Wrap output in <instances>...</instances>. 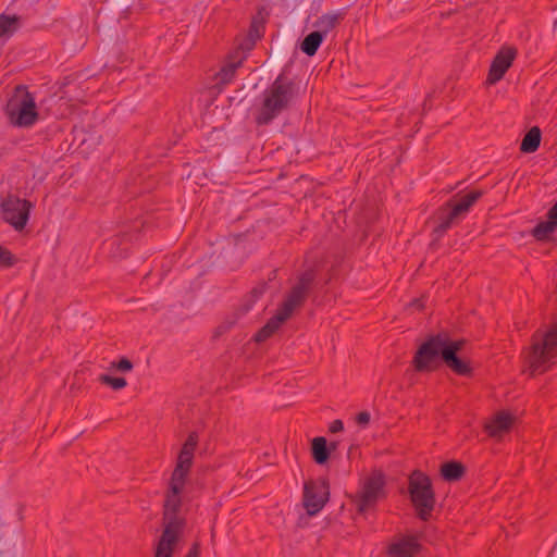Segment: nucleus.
<instances>
[{"label":"nucleus","mask_w":557,"mask_h":557,"mask_svg":"<svg viewBox=\"0 0 557 557\" xmlns=\"http://www.w3.org/2000/svg\"><path fill=\"white\" fill-rule=\"evenodd\" d=\"M463 341H449L446 336L435 335L420 345L412 359V367L417 372L425 373L437 369L440 357L444 363L456 374L469 375L471 367L468 361L457 357Z\"/></svg>","instance_id":"f257e3e1"},{"label":"nucleus","mask_w":557,"mask_h":557,"mask_svg":"<svg viewBox=\"0 0 557 557\" xmlns=\"http://www.w3.org/2000/svg\"><path fill=\"white\" fill-rule=\"evenodd\" d=\"M186 481L172 478L163 505V532L154 547V557H172L185 528V519L180 516L182 493Z\"/></svg>","instance_id":"f03ea898"},{"label":"nucleus","mask_w":557,"mask_h":557,"mask_svg":"<svg viewBox=\"0 0 557 557\" xmlns=\"http://www.w3.org/2000/svg\"><path fill=\"white\" fill-rule=\"evenodd\" d=\"M37 183L34 180H25L23 184L18 183L17 194L9 193L5 198L1 201V210L3 219L16 231H22L28 222L29 212L33 208V203L25 198L22 199L20 196H29Z\"/></svg>","instance_id":"7ed1b4c3"},{"label":"nucleus","mask_w":557,"mask_h":557,"mask_svg":"<svg viewBox=\"0 0 557 557\" xmlns=\"http://www.w3.org/2000/svg\"><path fill=\"white\" fill-rule=\"evenodd\" d=\"M5 111L10 123L18 127H29L38 119L35 98L24 86L15 88Z\"/></svg>","instance_id":"20e7f679"},{"label":"nucleus","mask_w":557,"mask_h":557,"mask_svg":"<svg viewBox=\"0 0 557 557\" xmlns=\"http://www.w3.org/2000/svg\"><path fill=\"white\" fill-rule=\"evenodd\" d=\"M481 197V191H470L458 199H451L442 206L436 213V226L434 233L437 236H442L449 230L455 223L466 216L470 208Z\"/></svg>","instance_id":"39448f33"},{"label":"nucleus","mask_w":557,"mask_h":557,"mask_svg":"<svg viewBox=\"0 0 557 557\" xmlns=\"http://www.w3.org/2000/svg\"><path fill=\"white\" fill-rule=\"evenodd\" d=\"M557 356V322L546 332L537 331L529 354V363L533 371H545Z\"/></svg>","instance_id":"423d86ee"},{"label":"nucleus","mask_w":557,"mask_h":557,"mask_svg":"<svg viewBox=\"0 0 557 557\" xmlns=\"http://www.w3.org/2000/svg\"><path fill=\"white\" fill-rule=\"evenodd\" d=\"M408 491L418 517L428 520L435 507V495L430 478L421 471H413L409 476Z\"/></svg>","instance_id":"0eeeda50"},{"label":"nucleus","mask_w":557,"mask_h":557,"mask_svg":"<svg viewBox=\"0 0 557 557\" xmlns=\"http://www.w3.org/2000/svg\"><path fill=\"white\" fill-rule=\"evenodd\" d=\"M290 100V88L278 79L265 92L263 103L256 117L258 124H267L281 113Z\"/></svg>","instance_id":"6e6552de"},{"label":"nucleus","mask_w":557,"mask_h":557,"mask_svg":"<svg viewBox=\"0 0 557 557\" xmlns=\"http://www.w3.org/2000/svg\"><path fill=\"white\" fill-rule=\"evenodd\" d=\"M314 280L312 271L305 272L297 284L290 289L276 313L286 321L293 312L305 302L309 288Z\"/></svg>","instance_id":"1a4fd4ad"},{"label":"nucleus","mask_w":557,"mask_h":557,"mask_svg":"<svg viewBox=\"0 0 557 557\" xmlns=\"http://www.w3.org/2000/svg\"><path fill=\"white\" fill-rule=\"evenodd\" d=\"M384 479L382 474H373L355 496L354 503L358 512L364 513L383 496Z\"/></svg>","instance_id":"9d476101"},{"label":"nucleus","mask_w":557,"mask_h":557,"mask_svg":"<svg viewBox=\"0 0 557 557\" xmlns=\"http://www.w3.org/2000/svg\"><path fill=\"white\" fill-rule=\"evenodd\" d=\"M198 442L199 437L197 432L189 433L177 456L176 466L171 475L172 478L186 481L193 466Z\"/></svg>","instance_id":"9b49d317"},{"label":"nucleus","mask_w":557,"mask_h":557,"mask_svg":"<svg viewBox=\"0 0 557 557\" xmlns=\"http://www.w3.org/2000/svg\"><path fill=\"white\" fill-rule=\"evenodd\" d=\"M329 487L324 482L310 481L305 484L304 506L310 516L318 513L329 499Z\"/></svg>","instance_id":"f8f14e48"},{"label":"nucleus","mask_w":557,"mask_h":557,"mask_svg":"<svg viewBox=\"0 0 557 557\" xmlns=\"http://www.w3.org/2000/svg\"><path fill=\"white\" fill-rule=\"evenodd\" d=\"M517 51L511 47H503L495 55L486 78V84L494 85L499 82L511 66Z\"/></svg>","instance_id":"ddd939ff"},{"label":"nucleus","mask_w":557,"mask_h":557,"mask_svg":"<svg viewBox=\"0 0 557 557\" xmlns=\"http://www.w3.org/2000/svg\"><path fill=\"white\" fill-rule=\"evenodd\" d=\"M515 417L507 411H498L484 423L488 436L499 440L508 433L513 424Z\"/></svg>","instance_id":"4468645a"},{"label":"nucleus","mask_w":557,"mask_h":557,"mask_svg":"<svg viewBox=\"0 0 557 557\" xmlns=\"http://www.w3.org/2000/svg\"><path fill=\"white\" fill-rule=\"evenodd\" d=\"M420 549V544L414 537H405L393 543L388 547L389 557H414Z\"/></svg>","instance_id":"2eb2a0df"},{"label":"nucleus","mask_w":557,"mask_h":557,"mask_svg":"<svg viewBox=\"0 0 557 557\" xmlns=\"http://www.w3.org/2000/svg\"><path fill=\"white\" fill-rule=\"evenodd\" d=\"M557 227V202L548 210L547 212V220L540 222L534 228H533V236L539 239L543 240L547 238Z\"/></svg>","instance_id":"dca6fc26"},{"label":"nucleus","mask_w":557,"mask_h":557,"mask_svg":"<svg viewBox=\"0 0 557 557\" xmlns=\"http://www.w3.org/2000/svg\"><path fill=\"white\" fill-rule=\"evenodd\" d=\"M311 453L313 460L318 465L325 463L330 456L326 438L323 436L314 437L311 442Z\"/></svg>","instance_id":"f3484780"},{"label":"nucleus","mask_w":557,"mask_h":557,"mask_svg":"<svg viewBox=\"0 0 557 557\" xmlns=\"http://www.w3.org/2000/svg\"><path fill=\"white\" fill-rule=\"evenodd\" d=\"M342 14L339 12H330L321 15L317 22L315 27L318 33H322L325 37L339 22Z\"/></svg>","instance_id":"a211bd4d"},{"label":"nucleus","mask_w":557,"mask_h":557,"mask_svg":"<svg viewBox=\"0 0 557 557\" xmlns=\"http://www.w3.org/2000/svg\"><path fill=\"white\" fill-rule=\"evenodd\" d=\"M285 321L275 313L268 322L267 324L259 330V332L255 335V341L258 343L267 341L269 337H271L284 323Z\"/></svg>","instance_id":"6ab92c4d"},{"label":"nucleus","mask_w":557,"mask_h":557,"mask_svg":"<svg viewBox=\"0 0 557 557\" xmlns=\"http://www.w3.org/2000/svg\"><path fill=\"white\" fill-rule=\"evenodd\" d=\"M541 143V131L539 127H532L523 137L520 150L525 153L534 152Z\"/></svg>","instance_id":"aec40b11"},{"label":"nucleus","mask_w":557,"mask_h":557,"mask_svg":"<svg viewBox=\"0 0 557 557\" xmlns=\"http://www.w3.org/2000/svg\"><path fill=\"white\" fill-rule=\"evenodd\" d=\"M324 39V36L322 33L312 32L308 36L305 37V39L301 42V50L307 55L312 57L318 51L319 47L321 46L322 41Z\"/></svg>","instance_id":"412c9836"},{"label":"nucleus","mask_w":557,"mask_h":557,"mask_svg":"<svg viewBox=\"0 0 557 557\" xmlns=\"http://www.w3.org/2000/svg\"><path fill=\"white\" fill-rule=\"evenodd\" d=\"M465 473V467L457 461L446 462L441 468V474L446 481H458Z\"/></svg>","instance_id":"4be33fe9"},{"label":"nucleus","mask_w":557,"mask_h":557,"mask_svg":"<svg viewBox=\"0 0 557 557\" xmlns=\"http://www.w3.org/2000/svg\"><path fill=\"white\" fill-rule=\"evenodd\" d=\"M99 382L112 387L114 391L122 389L127 385V382L124 377H113L108 374H101L99 376Z\"/></svg>","instance_id":"5701e85b"},{"label":"nucleus","mask_w":557,"mask_h":557,"mask_svg":"<svg viewBox=\"0 0 557 557\" xmlns=\"http://www.w3.org/2000/svg\"><path fill=\"white\" fill-rule=\"evenodd\" d=\"M15 18L0 16V39L11 36L15 28Z\"/></svg>","instance_id":"b1692460"},{"label":"nucleus","mask_w":557,"mask_h":557,"mask_svg":"<svg viewBox=\"0 0 557 557\" xmlns=\"http://www.w3.org/2000/svg\"><path fill=\"white\" fill-rule=\"evenodd\" d=\"M15 263L16 258L14 255L9 249L0 245V265L9 268Z\"/></svg>","instance_id":"393cba45"},{"label":"nucleus","mask_w":557,"mask_h":557,"mask_svg":"<svg viewBox=\"0 0 557 557\" xmlns=\"http://www.w3.org/2000/svg\"><path fill=\"white\" fill-rule=\"evenodd\" d=\"M237 66L238 64H230L223 67L220 72L221 82L224 84L230 83L235 75Z\"/></svg>","instance_id":"a878e982"},{"label":"nucleus","mask_w":557,"mask_h":557,"mask_svg":"<svg viewBox=\"0 0 557 557\" xmlns=\"http://www.w3.org/2000/svg\"><path fill=\"white\" fill-rule=\"evenodd\" d=\"M112 367L122 372H128L133 369V363L127 358H122L120 361L112 363Z\"/></svg>","instance_id":"bb28decb"},{"label":"nucleus","mask_w":557,"mask_h":557,"mask_svg":"<svg viewBox=\"0 0 557 557\" xmlns=\"http://www.w3.org/2000/svg\"><path fill=\"white\" fill-rule=\"evenodd\" d=\"M356 421L360 425H367L370 421V413H368L367 411L358 413L356 417Z\"/></svg>","instance_id":"cd10ccee"},{"label":"nucleus","mask_w":557,"mask_h":557,"mask_svg":"<svg viewBox=\"0 0 557 557\" xmlns=\"http://www.w3.org/2000/svg\"><path fill=\"white\" fill-rule=\"evenodd\" d=\"M344 429V424H343V421L342 420H334L331 424H330V432L331 433H337V432H341L343 431Z\"/></svg>","instance_id":"c85d7f7f"},{"label":"nucleus","mask_w":557,"mask_h":557,"mask_svg":"<svg viewBox=\"0 0 557 557\" xmlns=\"http://www.w3.org/2000/svg\"><path fill=\"white\" fill-rule=\"evenodd\" d=\"M199 554H200L199 544L194 543L185 557H199Z\"/></svg>","instance_id":"c756f323"},{"label":"nucleus","mask_w":557,"mask_h":557,"mask_svg":"<svg viewBox=\"0 0 557 557\" xmlns=\"http://www.w3.org/2000/svg\"><path fill=\"white\" fill-rule=\"evenodd\" d=\"M410 307H416L417 309H422L424 307L422 299H416L412 302H410Z\"/></svg>","instance_id":"7c9ffc66"},{"label":"nucleus","mask_w":557,"mask_h":557,"mask_svg":"<svg viewBox=\"0 0 557 557\" xmlns=\"http://www.w3.org/2000/svg\"><path fill=\"white\" fill-rule=\"evenodd\" d=\"M330 453L335 450L337 448V443L332 442L330 445H327Z\"/></svg>","instance_id":"2f4dec72"}]
</instances>
